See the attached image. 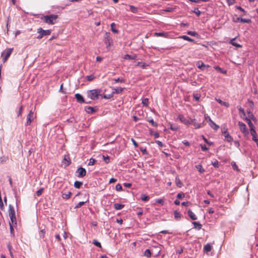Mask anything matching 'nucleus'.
<instances>
[{
	"label": "nucleus",
	"mask_w": 258,
	"mask_h": 258,
	"mask_svg": "<svg viewBox=\"0 0 258 258\" xmlns=\"http://www.w3.org/2000/svg\"><path fill=\"white\" fill-rule=\"evenodd\" d=\"M57 18V15H50L44 16L41 17V20L44 22L48 24H53L56 22V20Z\"/></svg>",
	"instance_id": "nucleus-1"
},
{
	"label": "nucleus",
	"mask_w": 258,
	"mask_h": 258,
	"mask_svg": "<svg viewBox=\"0 0 258 258\" xmlns=\"http://www.w3.org/2000/svg\"><path fill=\"white\" fill-rule=\"evenodd\" d=\"M102 90L99 89L90 90L88 92V96L92 100H96L98 98Z\"/></svg>",
	"instance_id": "nucleus-2"
},
{
	"label": "nucleus",
	"mask_w": 258,
	"mask_h": 258,
	"mask_svg": "<svg viewBox=\"0 0 258 258\" xmlns=\"http://www.w3.org/2000/svg\"><path fill=\"white\" fill-rule=\"evenodd\" d=\"M9 216L11 219V223H12L13 224H16L15 211L13 206L11 205H10L9 206Z\"/></svg>",
	"instance_id": "nucleus-3"
},
{
	"label": "nucleus",
	"mask_w": 258,
	"mask_h": 258,
	"mask_svg": "<svg viewBox=\"0 0 258 258\" xmlns=\"http://www.w3.org/2000/svg\"><path fill=\"white\" fill-rule=\"evenodd\" d=\"M13 50V48H8L5 50L2 53V57H3V61L4 62H5L8 58L10 57L11 54H12Z\"/></svg>",
	"instance_id": "nucleus-4"
},
{
	"label": "nucleus",
	"mask_w": 258,
	"mask_h": 258,
	"mask_svg": "<svg viewBox=\"0 0 258 258\" xmlns=\"http://www.w3.org/2000/svg\"><path fill=\"white\" fill-rule=\"evenodd\" d=\"M37 32L39 33V35L37 37V38L40 39L44 36L50 35L51 31L49 30H44L41 28H39L37 29Z\"/></svg>",
	"instance_id": "nucleus-5"
},
{
	"label": "nucleus",
	"mask_w": 258,
	"mask_h": 258,
	"mask_svg": "<svg viewBox=\"0 0 258 258\" xmlns=\"http://www.w3.org/2000/svg\"><path fill=\"white\" fill-rule=\"evenodd\" d=\"M34 119V112L30 110L29 112V113L27 115V118H26V125H30L32 122V121Z\"/></svg>",
	"instance_id": "nucleus-6"
},
{
	"label": "nucleus",
	"mask_w": 258,
	"mask_h": 258,
	"mask_svg": "<svg viewBox=\"0 0 258 258\" xmlns=\"http://www.w3.org/2000/svg\"><path fill=\"white\" fill-rule=\"evenodd\" d=\"M105 43L107 45V48L109 47L112 43V39L110 36V33L106 32L105 34Z\"/></svg>",
	"instance_id": "nucleus-7"
},
{
	"label": "nucleus",
	"mask_w": 258,
	"mask_h": 258,
	"mask_svg": "<svg viewBox=\"0 0 258 258\" xmlns=\"http://www.w3.org/2000/svg\"><path fill=\"white\" fill-rule=\"evenodd\" d=\"M238 125L239 126L240 130L242 133L244 134H248V131L247 130L246 125L244 123L241 121H239Z\"/></svg>",
	"instance_id": "nucleus-8"
},
{
	"label": "nucleus",
	"mask_w": 258,
	"mask_h": 258,
	"mask_svg": "<svg viewBox=\"0 0 258 258\" xmlns=\"http://www.w3.org/2000/svg\"><path fill=\"white\" fill-rule=\"evenodd\" d=\"M223 135L224 136L226 140L228 142H231L233 140L232 137L229 134L227 129L223 132Z\"/></svg>",
	"instance_id": "nucleus-9"
},
{
	"label": "nucleus",
	"mask_w": 258,
	"mask_h": 258,
	"mask_svg": "<svg viewBox=\"0 0 258 258\" xmlns=\"http://www.w3.org/2000/svg\"><path fill=\"white\" fill-rule=\"evenodd\" d=\"M78 171H79V175H78L79 177H83L86 175V171L84 168L80 167L78 169Z\"/></svg>",
	"instance_id": "nucleus-10"
},
{
	"label": "nucleus",
	"mask_w": 258,
	"mask_h": 258,
	"mask_svg": "<svg viewBox=\"0 0 258 258\" xmlns=\"http://www.w3.org/2000/svg\"><path fill=\"white\" fill-rule=\"evenodd\" d=\"M178 118L183 123L185 124H189V121L186 119L182 115H179L178 116Z\"/></svg>",
	"instance_id": "nucleus-11"
},
{
	"label": "nucleus",
	"mask_w": 258,
	"mask_h": 258,
	"mask_svg": "<svg viewBox=\"0 0 258 258\" xmlns=\"http://www.w3.org/2000/svg\"><path fill=\"white\" fill-rule=\"evenodd\" d=\"M76 98L77 99V100L78 102L80 103H84V99L83 96L80 95V94H76L75 95Z\"/></svg>",
	"instance_id": "nucleus-12"
},
{
	"label": "nucleus",
	"mask_w": 258,
	"mask_h": 258,
	"mask_svg": "<svg viewBox=\"0 0 258 258\" xmlns=\"http://www.w3.org/2000/svg\"><path fill=\"white\" fill-rule=\"evenodd\" d=\"M250 134L252 136V140L253 141H255L257 139H258L256 131H255L254 129L250 130Z\"/></svg>",
	"instance_id": "nucleus-13"
},
{
	"label": "nucleus",
	"mask_w": 258,
	"mask_h": 258,
	"mask_svg": "<svg viewBox=\"0 0 258 258\" xmlns=\"http://www.w3.org/2000/svg\"><path fill=\"white\" fill-rule=\"evenodd\" d=\"M137 57V55L136 54L134 55H129V54H125L123 56V58L124 59H135Z\"/></svg>",
	"instance_id": "nucleus-14"
},
{
	"label": "nucleus",
	"mask_w": 258,
	"mask_h": 258,
	"mask_svg": "<svg viewBox=\"0 0 258 258\" xmlns=\"http://www.w3.org/2000/svg\"><path fill=\"white\" fill-rule=\"evenodd\" d=\"M245 120L247 121L250 130L254 129V126L253 124H252V122L251 121L250 118L248 117L245 118Z\"/></svg>",
	"instance_id": "nucleus-15"
},
{
	"label": "nucleus",
	"mask_w": 258,
	"mask_h": 258,
	"mask_svg": "<svg viewBox=\"0 0 258 258\" xmlns=\"http://www.w3.org/2000/svg\"><path fill=\"white\" fill-rule=\"evenodd\" d=\"M209 125L212 128H213L215 131H217L219 127V126L213 121H212V122H209Z\"/></svg>",
	"instance_id": "nucleus-16"
},
{
	"label": "nucleus",
	"mask_w": 258,
	"mask_h": 258,
	"mask_svg": "<svg viewBox=\"0 0 258 258\" xmlns=\"http://www.w3.org/2000/svg\"><path fill=\"white\" fill-rule=\"evenodd\" d=\"M188 215L192 220H195L197 219V217L190 210L188 211Z\"/></svg>",
	"instance_id": "nucleus-17"
},
{
	"label": "nucleus",
	"mask_w": 258,
	"mask_h": 258,
	"mask_svg": "<svg viewBox=\"0 0 258 258\" xmlns=\"http://www.w3.org/2000/svg\"><path fill=\"white\" fill-rule=\"evenodd\" d=\"M124 90L123 88H114L113 90L112 93L119 94L121 93Z\"/></svg>",
	"instance_id": "nucleus-18"
},
{
	"label": "nucleus",
	"mask_w": 258,
	"mask_h": 258,
	"mask_svg": "<svg viewBox=\"0 0 258 258\" xmlns=\"http://www.w3.org/2000/svg\"><path fill=\"white\" fill-rule=\"evenodd\" d=\"M216 100L218 103L225 106L226 107H228L229 106V104L228 102H224L220 99H216Z\"/></svg>",
	"instance_id": "nucleus-19"
},
{
	"label": "nucleus",
	"mask_w": 258,
	"mask_h": 258,
	"mask_svg": "<svg viewBox=\"0 0 258 258\" xmlns=\"http://www.w3.org/2000/svg\"><path fill=\"white\" fill-rule=\"evenodd\" d=\"M154 35L155 36H163V37H167L168 36L167 33H165V32H159V33L156 32L154 33Z\"/></svg>",
	"instance_id": "nucleus-20"
},
{
	"label": "nucleus",
	"mask_w": 258,
	"mask_h": 258,
	"mask_svg": "<svg viewBox=\"0 0 258 258\" xmlns=\"http://www.w3.org/2000/svg\"><path fill=\"white\" fill-rule=\"evenodd\" d=\"M124 205L122 204H119L117 203H115L114 204V208L115 210H120L124 207Z\"/></svg>",
	"instance_id": "nucleus-21"
},
{
	"label": "nucleus",
	"mask_w": 258,
	"mask_h": 258,
	"mask_svg": "<svg viewBox=\"0 0 258 258\" xmlns=\"http://www.w3.org/2000/svg\"><path fill=\"white\" fill-rule=\"evenodd\" d=\"M175 183H176V185L178 187H181L183 185L182 183L180 181L179 178L178 177H176L175 178Z\"/></svg>",
	"instance_id": "nucleus-22"
},
{
	"label": "nucleus",
	"mask_w": 258,
	"mask_h": 258,
	"mask_svg": "<svg viewBox=\"0 0 258 258\" xmlns=\"http://www.w3.org/2000/svg\"><path fill=\"white\" fill-rule=\"evenodd\" d=\"M192 224L194 225V228H198L199 230L202 228V225L200 223L197 222H194Z\"/></svg>",
	"instance_id": "nucleus-23"
},
{
	"label": "nucleus",
	"mask_w": 258,
	"mask_h": 258,
	"mask_svg": "<svg viewBox=\"0 0 258 258\" xmlns=\"http://www.w3.org/2000/svg\"><path fill=\"white\" fill-rule=\"evenodd\" d=\"M235 40V38H233V39H232L230 40V43H231L232 45H233V46H235V47H241V45H240V44H237V43H236V42H234Z\"/></svg>",
	"instance_id": "nucleus-24"
},
{
	"label": "nucleus",
	"mask_w": 258,
	"mask_h": 258,
	"mask_svg": "<svg viewBox=\"0 0 258 258\" xmlns=\"http://www.w3.org/2000/svg\"><path fill=\"white\" fill-rule=\"evenodd\" d=\"M83 182L79 181H76L74 183V186L77 188H79L82 185Z\"/></svg>",
	"instance_id": "nucleus-25"
},
{
	"label": "nucleus",
	"mask_w": 258,
	"mask_h": 258,
	"mask_svg": "<svg viewBox=\"0 0 258 258\" xmlns=\"http://www.w3.org/2000/svg\"><path fill=\"white\" fill-rule=\"evenodd\" d=\"M187 34L192 36H195V37H198L199 36V35L195 31H189L187 32Z\"/></svg>",
	"instance_id": "nucleus-26"
},
{
	"label": "nucleus",
	"mask_w": 258,
	"mask_h": 258,
	"mask_svg": "<svg viewBox=\"0 0 258 258\" xmlns=\"http://www.w3.org/2000/svg\"><path fill=\"white\" fill-rule=\"evenodd\" d=\"M89 201L88 199L85 201V202H79L75 207V209H78L80 208L81 206H82L85 203Z\"/></svg>",
	"instance_id": "nucleus-27"
},
{
	"label": "nucleus",
	"mask_w": 258,
	"mask_h": 258,
	"mask_svg": "<svg viewBox=\"0 0 258 258\" xmlns=\"http://www.w3.org/2000/svg\"><path fill=\"white\" fill-rule=\"evenodd\" d=\"M180 38L183 39L184 40L188 41L189 42H195V40L194 39L189 38V37H188V36H187L186 35L182 36L180 37Z\"/></svg>",
	"instance_id": "nucleus-28"
},
{
	"label": "nucleus",
	"mask_w": 258,
	"mask_h": 258,
	"mask_svg": "<svg viewBox=\"0 0 258 258\" xmlns=\"http://www.w3.org/2000/svg\"><path fill=\"white\" fill-rule=\"evenodd\" d=\"M86 111L89 113H92L95 112V109L92 107H87L86 109Z\"/></svg>",
	"instance_id": "nucleus-29"
},
{
	"label": "nucleus",
	"mask_w": 258,
	"mask_h": 258,
	"mask_svg": "<svg viewBox=\"0 0 258 258\" xmlns=\"http://www.w3.org/2000/svg\"><path fill=\"white\" fill-rule=\"evenodd\" d=\"M115 26V24L114 23H112L111 24V31L114 33H118V31L114 28V27Z\"/></svg>",
	"instance_id": "nucleus-30"
},
{
	"label": "nucleus",
	"mask_w": 258,
	"mask_h": 258,
	"mask_svg": "<svg viewBox=\"0 0 258 258\" xmlns=\"http://www.w3.org/2000/svg\"><path fill=\"white\" fill-rule=\"evenodd\" d=\"M204 250L207 252H209L211 250V246L210 244L208 243L204 246Z\"/></svg>",
	"instance_id": "nucleus-31"
},
{
	"label": "nucleus",
	"mask_w": 258,
	"mask_h": 258,
	"mask_svg": "<svg viewBox=\"0 0 258 258\" xmlns=\"http://www.w3.org/2000/svg\"><path fill=\"white\" fill-rule=\"evenodd\" d=\"M196 168L200 173H203L205 171L204 169L203 168L201 165H198L196 166Z\"/></svg>",
	"instance_id": "nucleus-32"
},
{
	"label": "nucleus",
	"mask_w": 258,
	"mask_h": 258,
	"mask_svg": "<svg viewBox=\"0 0 258 258\" xmlns=\"http://www.w3.org/2000/svg\"><path fill=\"white\" fill-rule=\"evenodd\" d=\"M141 199L144 201H148L150 199V197L148 196H146L145 195H142Z\"/></svg>",
	"instance_id": "nucleus-33"
},
{
	"label": "nucleus",
	"mask_w": 258,
	"mask_h": 258,
	"mask_svg": "<svg viewBox=\"0 0 258 258\" xmlns=\"http://www.w3.org/2000/svg\"><path fill=\"white\" fill-rule=\"evenodd\" d=\"M144 255L147 257H150L151 255V251L149 249H146L144 252Z\"/></svg>",
	"instance_id": "nucleus-34"
},
{
	"label": "nucleus",
	"mask_w": 258,
	"mask_h": 258,
	"mask_svg": "<svg viewBox=\"0 0 258 258\" xmlns=\"http://www.w3.org/2000/svg\"><path fill=\"white\" fill-rule=\"evenodd\" d=\"M240 22L242 23H250L251 22V21L249 19H243L240 18Z\"/></svg>",
	"instance_id": "nucleus-35"
},
{
	"label": "nucleus",
	"mask_w": 258,
	"mask_h": 258,
	"mask_svg": "<svg viewBox=\"0 0 258 258\" xmlns=\"http://www.w3.org/2000/svg\"><path fill=\"white\" fill-rule=\"evenodd\" d=\"M231 165H232V167H233V169L234 170H236L237 171H239V169H238V166H237V165H236V163H235V162H232L231 163Z\"/></svg>",
	"instance_id": "nucleus-36"
},
{
	"label": "nucleus",
	"mask_w": 258,
	"mask_h": 258,
	"mask_svg": "<svg viewBox=\"0 0 258 258\" xmlns=\"http://www.w3.org/2000/svg\"><path fill=\"white\" fill-rule=\"evenodd\" d=\"M15 224H13L12 223H10V231L11 233L14 236V229L13 228V226Z\"/></svg>",
	"instance_id": "nucleus-37"
},
{
	"label": "nucleus",
	"mask_w": 258,
	"mask_h": 258,
	"mask_svg": "<svg viewBox=\"0 0 258 258\" xmlns=\"http://www.w3.org/2000/svg\"><path fill=\"white\" fill-rule=\"evenodd\" d=\"M136 66H141L143 68H145L146 67L148 66L149 65L148 64H146L144 62H138Z\"/></svg>",
	"instance_id": "nucleus-38"
},
{
	"label": "nucleus",
	"mask_w": 258,
	"mask_h": 258,
	"mask_svg": "<svg viewBox=\"0 0 258 258\" xmlns=\"http://www.w3.org/2000/svg\"><path fill=\"white\" fill-rule=\"evenodd\" d=\"M103 158L104 159V162L106 163H108L110 162V158L108 156H105L104 155L103 156Z\"/></svg>",
	"instance_id": "nucleus-39"
},
{
	"label": "nucleus",
	"mask_w": 258,
	"mask_h": 258,
	"mask_svg": "<svg viewBox=\"0 0 258 258\" xmlns=\"http://www.w3.org/2000/svg\"><path fill=\"white\" fill-rule=\"evenodd\" d=\"M192 122H193L194 126H195V128H199L201 127V125L199 123L196 122L195 121V119L194 120V121Z\"/></svg>",
	"instance_id": "nucleus-40"
},
{
	"label": "nucleus",
	"mask_w": 258,
	"mask_h": 258,
	"mask_svg": "<svg viewBox=\"0 0 258 258\" xmlns=\"http://www.w3.org/2000/svg\"><path fill=\"white\" fill-rule=\"evenodd\" d=\"M184 197H185L184 194L182 192L178 193L177 195V198L178 199H183V198H184Z\"/></svg>",
	"instance_id": "nucleus-41"
},
{
	"label": "nucleus",
	"mask_w": 258,
	"mask_h": 258,
	"mask_svg": "<svg viewBox=\"0 0 258 258\" xmlns=\"http://www.w3.org/2000/svg\"><path fill=\"white\" fill-rule=\"evenodd\" d=\"M174 217L176 219H179L180 218V214L177 211L174 212Z\"/></svg>",
	"instance_id": "nucleus-42"
},
{
	"label": "nucleus",
	"mask_w": 258,
	"mask_h": 258,
	"mask_svg": "<svg viewBox=\"0 0 258 258\" xmlns=\"http://www.w3.org/2000/svg\"><path fill=\"white\" fill-rule=\"evenodd\" d=\"M94 78H95V77L93 75L87 76V80L88 81H91L93 80L94 79Z\"/></svg>",
	"instance_id": "nucleus-43"
},
{
	"label": "nucleus",
	"mask_w": 258,
	"mask_h": 258,
	"mask_svg": "<svg viewBox=\"0 0 258 258\" xmlns=\"http://www.w3.org/2000/svg\"><path fill=\"white\" fill-rule=\"evenodd\" d=\"M142 103L143 105H145V106H147L148 103H149V100L148 98H144L143 100H142Z\"/></svg>",
	"instance_id": "nucleus-44"
},
{
	"label": "nucleus",
	"mask_w": 258,
	"mask_h": 258,
	"mask_svg": "<svg viewBox=\"0 0 258 258\" xmlns=\"http://www.w3.org/2000/svg\"><path fill=\"white\" fill-rule=\"evenodd\" d=\"M43 190H44L43 188H40V189H39L38 190H37V191H36V194L37 196H40L42 194V192L43 191Z\"/></svg>",
	"instance_id": "nucleus-45"
},
{
	"label": "nucleus",
	"mask_w": 258,
	"mask_h": 258,
	"mask_svg": "<svg viewBox=\"0 0 258 258\" xmlns=\"http://www.w3.org/2000/svg\"><path fill=\"white\" fill-rule=\"evenodd\" d=\"M193 12L195 13L198 16H200L201 13L198 8H195Z\"/></svg>",
	"instance_id": "nucleus-46"
},
{
	"label": "nucleus",
	"mask_w": 258,
	"mask_h": 258,
	"mask_svg": "<svg viewBox=\"0 0 258 258\" xmlns=\"http://www.w3.org/2000/svg\"><path fill=\"white\" fill-rule=\"evenodd\" d=\"M156 202L158 203V204H161V205H163L164 204V201L163 199H157L156 200Z\"/></svg>",
	"instance_id": "nucleus-47"
},
{
	"label": "nucleus",
	"mask_w": 258,
	"mask_h": 258,
	"mask_svg": "<svg viewBox=\"0 0 258 258\" xmlns=\"http://www.w3.org/2000/svg\"><path fill=\"white\" fill-rule=\"evenodd\" d=\"M96 246L99 247H101V245L100 244V243L98 241H97L96 240H93V242Z\"/></svg>",
	"instance_id": "nucleus-48"
},
{
	"label": "nucleus",
	"mask_w": 258,
	"mask_h": 258,
	"mask_svg": "<svg viewBox=\"0 0 258 258\" xmlns=\"http://www.w3.org/2000/svg\"><path fill=\"white\" fill-rule=\"evenodd\" d=\"M148 121L149 122H150L152 124L153 126H154L155 127L158 126V123L154 122L153 119H150V120H149Z\"/></svg>",
	"instance_id": "nucleus-49"
},
{
	"label": "nucleus",
	"mask_w": 258,
	"mask_h": 258,
	"mask_svg": "<svg viewBox=\"0 0 258 258\" xmlns=\"http://www.w3.org/2000/svg\"><path fill=\"white\" fill-rule=\"evenodd\" d=\"M214 68L222 73L226 74V71H223L222 69L219 67H215Z\"/></svg>",
	"instance_id": "nucleus-50"
},
{
	"label": "nucleus",
	"mask_w": 258,
	"mask_h": 258,
	"mask_svg": "<svg viewBox=\"0 0 258 258\" xmlns=\"http://www.w3.org/2000/svg\"><path fill=\"white\" fill-rule=\"evenodd\" d=\"M95 162H96V160L94 159L91 158L90 159V161L89 162V165H93L95 164Z\"/></svg>",
	"instance_id": "nucleus-51"
},
{
	"label": "nucleus",
	"mask_w": 258,
	"mask_h": 258,
	"mask_svg": "<svg viewBox=\"0 0 258 258\" xmlns=\"http://www.w3.org/2000/svg\"><path fill=\"white\" fill-rule=\"evenodd\" d=\"M115 188H116V190L120 191L122 190V186H121V184L118 183V184H116V185L115 186Z\"/></svg>",
	"instance_id": "nucleus-52"
},
{
	"label": "nucleus",
	"mask_w": 258,
	"mask_h": 258,
	"mask_svg": "<svg viewBox=\"0 0 258 258\" xmlns=\"http://www.w3.org/2000/svg\"><path fill=\"white\" fill-rule=\"evenodd\" d=\"M170 128L173 131H177L179 127L177 126H173L172 124H171Z\"/></svg>",
	"instance_id": "nucleus-53"
},
{
	"label": "nucleus",
	"mask_w": 258,
	"mask_h": 258,
	"mask_svg": "<svg viewBox=\"0 0 258 258\" xmlns=\"http://www.w3.org/2000/svg\"><path fill=\"white\" fill-rule=\"evenodd\" d=\"M163 11L165 12H173L174 11V8H167L166 9L164 10Z\"/></svg>",
	"instance_id": "nucleus-54"
},
{
	"label": "nucleus",
	"mask_w": 258,
	"mask_h": 258,
	"mask_svg": "<svg viewBox=\"0 0 258 258\" xmlns=\"http://www.w3.org/2000/svg\"><path fill=\"white\" fill-rule=\"evenodd\" d=\"M114 81L116 82H121V83H124L125 82V80L124 79H120V78H117L116 79H114Z\"/></svg>",
	"instance_id": "nucleus-55"
},
{
	"label": "nucleus",
	"mask_w": 258,
	"mask_h": 258,
	"mask_svg": "<svg viewBox=\"0 0 258 258\" xmlns=\"http://www.w3.org/2000/svg\"><path fill=\"white\" fill-rule=\"evenodd\" d=\"M229 6L233 5L235 3V0H226Z\"/></svg>",
	"instance_id": "nucleus-56"
},
{
	"label": "nucleus",
	"mask_w": 258,
	"mask_h": 258,
	"mask_svg": "<svg viewBox=\"0 0 258 258\" xmlns=\"http://www.w3.org/2000/svg\"><path fill=\"white\" fill-rule=\"evenodd\" d=\"M201 147L203 151H207L208 150V148L205 145H201Z\"/></svg>",
	"instance_id": "nucleus-57"
},
{
	"label": "nucleus",
	"mask_w": 258,
	"mask_h": 258,
	"mask_svg": "<svg viewBox=\"0 0 258 258\" xmlns=\"http://www.w3.org/2000/svg\"><path fill=\"white\" fill-rule=\"evenodd\" d=\"M131 141L133 142V145L135 146L136 148L138 147V143L135 141V140L133 138L131 139Z\"/></svg>",
	"instance_id": "nucleus-58"
},
{
	"label": "nucleus",
	"mask_w": 258,
	"mask_h": 258,
	"mask_svg": "<svg viewBox=\"0 0 258 258\" xmlns=\"http://www.w3.org/2000/svg\"><path fill=\"white\" fill-rule=\"evenodd\" d=\"M22 111H23V106H21L20 107L19 111L18 112V116H19L21 114Z\"/></svg>",
	"instance_id": "nucleus-59"
},
{
	"label": "nucleus",
	"mask_w": 258,
	"mask_h": 258,
	"mask_svg": "<svg viewBox=\"0 0 258 258\" xmlns=\"http://www.w3.org/2000/svg\"><path fill=\"white\" fill-rule=\"evenodd\" d=\"M140 150L144 154H147V151L146 148L144 149L143 148H141Z\"/></svg>",
	"instance_id": "nucleus-60"
},
{
	"label": "nucleus",
	"mask_w": 258,
	"mask_h": 258,
	"mask_svg": "<svg viewBox=\"0 0 258 258\" xmlns=\"http://www.w3.org/2000/svg\"><path fill=\"white\" fill-rule=\"evenodd\" d=\"M194 97L196 101H199L200 96L199 94H197L194 95Z\"/></svg>",
	"instance_id": "nucleus-61"
},
{
	"label": "nucleus",
	"mask_w": 258,
	"mask_h": 258,
	"mask_svg": "<svg viewBox=\"0 0 258 258\" xmlns=\"http://www.w3.org/2000/svg\"><path fill=\"white\" fill-rule=\"evenodd\" d=\"M238 109H239V112H241L243 114V116L245 115L244 110L243 108H242L241 107H240V108H239Z\"/></svg>",
	"instance_id": "nucleus-62"
},
{
	"label": "nucleus",
	"mask_w": 258,
	"mask_h": 258,
	"mask_svg": "<svg viewBox=\"0 0 258 258\" xmlns=\"http://www.w3.org/2000/svg\"><path fill=\"white\" fill-rule=\"evenodd\" d=\"M247 114L249 118H251V117H253V115L250 111H247Z\"/></svg>",
	"instance_id": "nucleus-63"
},
{
	"label": "nucleus",
	"mask_w": 258,
	"mask_h": 258,
	"mask_svg": "<svg viewBox=\"0 0 258 258\" xmlns=\"http://www.w3.org/2000/svg\"><path fill=\"white\" fill-rule=\"evenodd\" d=\"M130 8H131V11L133 12H136L137 11V9L136 8H135V7L133 6H130Z\"/></svg>",
	"instance_id": "nucleus-64"
}]
</instances>
